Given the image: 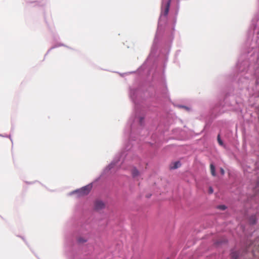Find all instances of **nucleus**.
Returning a JSON list of instances; mask_svg holds the SVG:
<instances>
[{
	"label": "nucleus",
	"instance_id": "f257e3e1",
	"mask_svg": "<svg viewBox=\"0 0 259 259\" xmlns=\"http://www.w3.org/2000/svg\"><path fill=\"white\" fill-rule=\"evenodd\" d=\"M90 191V188L88 186L83 187L80 190L76 191V192L78 193L80 195H87Z\"/></svg>",
	"mask_w": 259,
	"mask_h": 259
},
{
	"label": "nucleus",
	"instance_id": "f03ea898",
	"mask_svg": "<svg viewBox=\"0 0 259 259\" xmlns=\"http://www.w3.org/2000/svg\"><path fill=\"white\" fill-rule=\"evenodd\" d=\"M105 204L100 200H97L95 203V208L97 210H101L105 207Z\"/></svg>",
	"mask_w": 259,
	"mask_h": 259
},
{
	"label": "nucleus",
	"instance_id": "7ed1b4c3",
	"mask_svg": "<svg viewBox=\"0 0 259 259\" xmlns=\"http://www.w3.org/2000/svg\"><path fill=\"white\" fill-rule=\"evenodd\" d=\"M170 0H169L167 1V2L166 3V4L165 5L164 10V15L165 16H166L168 13L169 7H170Z\"/></svg>",
	"mask_w": 259,
	"mask_h": 259
},
{
	"label": "nucleus",
	"instance_id": "20e7f679",
	"mask_svg": "<svg viewBox=\"0 0 259 259\" xmlns=\"http://www.w3.org/2000/svg\"><path fill=\"white\" fill-rule=\"evenodd\" d=\"M210 172H211V175L213 176H215L216 174H215V167L213 164H212V163L210 164Z\"/></svg>",
	"mask_w": 259,
	"mask_h": 259
},
{
	"label": "nucleus",
	"instance_id": "39448f33",
	"mask_svg": "<svg viewBox=\"0 0 259 259\" xmlns=\"http://www.w3.org/2000/svg\"><path fill=\"white\" fill-rule=\"evenodd\" d=\"M181 166V163L179 161H176L174 163L173 166H171V169H176Z\"/></svg>",
	"mask_w": 259,
	"mask_h": 259
},
{
	"label": "nucleus",
	"instance_id": "423d86ee",
	"mask_svg": "<svg viewBox=\"0 0 259 259\" xmlns=\"http://www.w3.org/2000/svg\"><path fill=\"white\" fill-rule=\"evenodd\" d=\"M132 174L134 177H136L139 175V172L136 168H135L132 169Z\"/></svg>",
	"mask_w": 259,
	"mask_h": 259
},
{
	"label": "nucleus",
	"instance_id": "0eeeda50",
	"mask_svg": "<svg viewBox=\"0 0 259 259\" xmlns=\"http://www.w3.org/2000/svg\"><path fill=\"white\" fill-rule=\"evenodd\" d=\"M231 255L233 259H237L238 257V253L237 252L234 251L231 253Z\"/></svg>",
	"mask_w": 259,
	"mask_h": 259
},
{
	"label": "nucleus",
	"instance_id": "6e6552de",
	"mask_svg": "<svg viewBox=\"0 0 259 259\" xmlns=\"http://www.w3.org/2000/svg\"><path fill=\"white\" fill-rule=\"evenodd\" d=\"M87 240L86 239H84L82 237H79L78 239V241L80 243H84V242H87Z\"/></svg>",
	"mask_w": 259,
	"mask_h": 259
},
{
	"label": "nucleus",
	"instance_id": "1a4fd4ad",
	"mask_svg": "<svg viewBox=\"0 0 259 259\" xmlns=\"http://www.w3.org/2000/svg\"><path fill=\"white\" fill-rule=\"evenodd\" d=\"M217 207L221 210H225L226 209V206L224 205H219Z\"/></svg>",
	"mask_w": 259,
	"mask_h": 259
},
{
	"label": "nucleus",
	"instance_id": "9d476101",
	"mask_svg": "<svg viewBox=\"0 0 259 259\" xmlns=\"http://www.w3.org/2000/svg\"><path fill=\"white\" fill-rule=\"evenodd\" d=\"M218 141L220 145H223V141L221 140L220 136L219 135L218 136Z\"/></svg>",
	"mask_w": 259,
	"mask_h": 259
},
{
	"label": "nucleus",
	"instance_id": "9b49d317",
	"mask_svg": "<svg viewBox=\"0 0 259 259\" xmlns=\"http://www.w3.org/2000/svg\"><path fill=\"white\" fill-rule=\"evenodd\" d=\"M208 192H209V193H210V194H212L213 193V190L211 187H210L209 188Z\"/></svg>",
	"mask_w": 259,
	"mask_h": 259
},
{
	"label": "nucleus",
	"instance_id": "f8f14e48",
	"mask_svg": "<svg viewBox=\"0 0 259 259\" xmlns=\"http://www.w3.org/2000/svg\"><path fill=\"white\" fill-rule=\"evenodd\" d=\"M220 172L222 175L225 174V170L223 168H220Z\"/></svg>",
	"mask_w": 259,
	"mask_h": 259
},
{
	"label": "nucleus",
	"instance_id": "ddd939ff",
	"mask_svg": "<svg viewBox=\"0 0 259 259\" xmlns=\"http://www.w3.org/2000/svg\"><path fill=\"white\" fill-rule=\"evenodd\" d=\"M183 108H185L187 110H188V108L187 107L183 106Z\"/></svg>",
	"mask_w": 259,
	"mask_h": 259
},
{
	"label": "nucleus",
	"instance_id": "4468645a",
	"mask_svg": "<svg viewBox=\"0 0 259 259\" xmlns=\"http://www.w3.org/2000/svg\"><path fill=\"white\" fill-rule=\"evenodd\" d=\"M252 224H254V223H255V221H254V220H253V221H252Z\"/></svg>",
	"mask_w": 259,
	"mask_h": 259
}]
</instances>
